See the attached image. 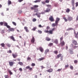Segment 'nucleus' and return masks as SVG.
Instances as JSON below:
<instances>
[{"label":"nucleus","instance_id":"obj_45","mask_svg":"<svg viewBox=\"0 0 78 78\" xmlns=\"http://www.w3.org/2000/svg\"><path fill=\"white\" fill-rule=\"evenodd\" d=\"M4 76L5 78H9V76H8V75H5Z\"/></svg>","mask_w":78,"mask_h":78},{"label":"nucleus","instance_id":"obj_24","mask_svg":"<svg viewBox=\"0 0 78 78\" xmlns=\"http://www.w3.org/2000/svg\"><path fill=\"white\" fill-rule=\"evenodd\" d=\"M54 43L56 44H58V40L57 39H55L54 41Z\"/></svg>","mask_w":78,"mask_h":78},{"label":"nucleus","instance_id":"obj_8","mask_svg":"<svg viewBox=\"0 0 78 78\" xmlns=\"http://www.w3.org/2000/svg\"><path fill=\"white\" fill-rule=\"evenodd\" d=\"M9 64L10 66H13L14 65V64H15V62H9Z\"/></svg>","mask_w":78,"mask_h":78},{"label":"nucleus","instance_id":"obj_10","mask_svg":"<svg viewBox=\"0 0 78 78\" xmlns=\"http://www.w3.org/2000/svg\"><path fill=\"white\" fill-rule=\"evenodd\" d=\"M59 20H60V18H59L58 17H57L56 18V19L55 21V22H56V23L58 24V22H59Z\"/></svg>","mask_w":78,"mask_h":78},{"label":"nucleus","instance_id":"obj_11","mask_svg":"<svg viewBox=\"0 0 78 78\" xmlns=\"http://www.w3.org/2000/svg\"><path fill=\"white\" fill-rule=\"evenodd\" d=\"M12 56L14 58H16V57H17L18 55H17V53H15V54H12Z\"/></svg>","mask_w":78,"mask_h":78},{"label":"nucleus","instance_id":"obj_7","mask_svg":"<svg viewBox=\"0 0 78 78\" xmlns=\"http://www.w3.org/2000/svg\"><path fill=\"white\" fill-rule=\"evenodd\" d=\"M58 24L56 23V22H55V23H53L51 25L52 27H55L56 26V27H58Z\"/></svg>","mask_w":78,"mask_h":78},{"label":"nucleus","instance_id":"obj_53","mask_svg":"<svg viewBox=\"0 0 78 78\" xmlns=\"http://www.w3.org/2000/svg\"><path fill=\"white\" fill-rule=\"evenodd\" d=\"M12 23L14 25H15V26H16V23L15 22H12Z\"/></svg>","mask_w":78,"mask_h":78},{"label":"nucleus","instance_id":"obj_27","mask_svg":"<svg viewBox=\"0 0 78 78\" xmlns=\"http://www.w3.org/2000/svg\"><path fill=\"white\" fill-rule=\"evenodd\" d=\"M41 0H36L34 2V3H38L39 2H40Z\"/></svg>","mask_w":78,"mask_h":78},{"label":"nucleus","instance_id":"obj_58","mask_svg":"<svg viewBox=\"0 0 78 78\" xmlns=\"http://www.w3.org/2000/svg\"><path fill=\"white\" fill-rule=\"evenodd\" d=\"M50 28V27L49 26L47 27L46 29H47V30H49Z\"/></svg>","mask_w":78,"mask_h":78},{"label":"nucleus","instance_id":"obj_43","mask_svg":"<svg viewBox=\"0 0 78 78\" xmlns=\"http://www.w3.org/2000/svg\"><path fill=\"white\" fill-rule=\"evenodd\" d=\"M31 65L32 66H36V64H35V63H32Z\"/></svg>","mask_w":78,"mask_h":78},{"label":"nucleus","instance_id":"obj_37","mask_svg":"<svg viewBox=\"0 0 78 78\" xmlns=\"http://www.w3.org/2000/svg\"><path fill=\"white\" fill-rule=\"evenodd\" d=\"M54 53H55V54L57 55V54H58V52L57 51H54Z\"/></svg>","mask_w":78,"mask_h":78},{"label":"nucleus","instance_id":"obj_44","mask_svg":"<svg viewBox=\"0 0 78 78\" xmlns=\"http://www.w3.org/2000/svg\"><path fill=\"white\" fill-rule=\"evenodd\" d=\"M38 27L39 28H43V27H44V26H42L40 24L38 26Z\"/></svg>","mask_w":78,"mask_h":78},{"label":"nucleus","instance_id":"obj_42","mask_svg":"<svg viewBox=\"0 0 78 78\" xmlns=\"http://www.w3.org/2000/svg\"><path fill=\"white\" fill-rule=\"evenodd\" d=\"M62 69L61 68L60 69H58L57 70V72H60L61 71V70H62Z\"/></svg>","mask_w":78,"mask_h":78},{"label":"nucleus","instance_id":"obj_18","mask_svg":"<svg viewBox=\"0 0 78 78\" xmlns=\"http://www.w3.org/2000/svg\"><path fill=\"white\" fill-rule=\"evenodd\" d=\"M72 5L73 6H74L75 5V0H72Z\"/></svg>","mask_w":78,"mask_h":78},{"label":"nucleus","instance_id":"obj_17","mask_svg":"<svg viewBox=\"0 0 78 78\" xmlns=\"http://www.w3.org/2000/svg\"><path fill=\"white\" fill-rule=\"evenodd\" d=\"M50 9L48 8L46 9V10H45L44 12H50Z\"/></svg>","mask_w":78,"mask_h":78},{"label":"nucleus","instance_id":"obj_47","mask_svg":"<svg viewBox=\"0 0 78 78\" xmlns=\"http://www.w3.org/2000/svg\"><path fill=\"white\" fill-rule=\"evenodd\" d=\"M33 22H36V20H37L36 19V18H34L33 19Z\"/></svg>","mask_w":78,"mask_h":78},{"label":"nucleus","instance_id":"obj_36","mask_svg":"<svg viewBox=\"0 0 78 78\" xmlns=\"http://www.w3.org/2000/svg\"><path fill=\"white\" fill-rule=\"evenodd\" d=\"M49 2L50 1L49 0H46L45 1V3H49Z\"/></svg>","mask_w":78,"mask_h":78},{"label":"nucleus","instance_id":"obj_25","mask_svg":"<svg viewBox=\"0 0 78 78\" xmlns=\"http://www.w3.org/2000/svg\"><path fill=\"white\" fill-rule=\"evenodd\" d=\"M63 19L64 20L65 22H67V21H68V19H67L65 17H63Z\"/></svg>","mask_w":78,"mask_h":78},{"label":"nucleus","instance_id":"obj_6","mask_svg":"<svg viewBox=\"0 0 78 78\" xmlns=\"http://www.w3.org/2000/svg\"><path fill=\"white\" fill-rule=\"evenodd\" d=\"M56 30V28L54 27L51 30H50V33L51 34H53V31H54L55 30Z\"/></svg>","mask_w":78,"mask_h":78},{"label":"nucleus","instance_id":"obj_30","mask_svg":"<svg viewBox=\"0 0 78 78\" xmlns=\"http://www.w3.org/2000/svg\"><path fill=\"white\" fill-rule=\"evenodd\" d=\"M9 73L10 75H12L13 74V73H12L11 72V70H8Z\"/></svg>","mask_w":78,"mask_h":78},{"label":"nucleus","instance_id":"obj_35","mask_svg":"<svg viewBox=\"0 0 78 78\" xmlns=\"http://www.w3.org/2000/svg\"><path fill=\"white\" fill-rule=\"evenodd\" d=\"M1 45L2 47H5V44L4 43H2L1 44Z\"/></svg>","mask_w":78,"mask_h":78},{"label":"nucleus","instance_id":"obj_60","mask_svg":"<svg viewBox=\"0 0 78 78\" xmlns=\"http://www.w3.org/2000/svg\"><path fill=\"white\" fill-rule=\"evenodd\" d=\"M41 67L42 69H45V67H44L43 66H41Z\"/></svg>","mask_w":78,"mask_h":78},{"label":"nucleus","instance_id":"obj_32","mask_svg":"<svg viewBox=\"0 0 78 78\" xmlns=\"http://www.w3.org/2000/svg\"><path fill=\"white\" fill-rule=\"evenodd\" d=\"M18 64H19L20 65V66H23V63L21 62H19Z\"/></svg>","mask_w":78,"mask_h":78},{"label":"nucleus","instance_id":"obj_22","mask_svg":"<svg viewBox=\"0 0 78 78\" xmlns=\"http://www.w3.org/2000/svg\"><path fill=\"white\" fill-rule=\"evenodd\" d=\"M46 40L47 41H51V39L48 37H46Z\"/></svg>","mask_w":78,"mask_h":78},{"label":"nucleus","instance_id":"obj_14","mask_svg":"<svg viewBox=\"0 0 78 78\" xmlns=\"http://www.w3.org/2000/svg\"><path fill=\"white\" fill-rule=\"evenodd\" d=\"M40 51L42 53H43V52H44V49L42 47H39V48Z\"/></svg>","mask_w":78,"mask_h":78},{"label":"nucleus","instance_id":"obj_56","mask_svg":"<svg viewBox=\"0 0 78 78\" xmlns=\"http://www.w3.org/2000/svg\"><path fill=\"white\" fill-rule=\"evenodd\" d=\"M8 53H12V51L11 50H9L8 51Z\"/></svg>","mask_w":78,"mask_h":78},{"label":"nucleus","instance_id":"obj_16","mask_svg":"<svg viewBox=\"0 0 78 78\" xmlns=\"http://www.w3.org/2000/svg\"><path fill=\"white\" fill-rule=\"evenodd\" d=\"M46 72H49V73H51V72H52L53 71V69H49L48 70H47L46 71Z\"/></svg>","mask_w":78,"mask_h":78},{"label":"nucleus","instance_id":"obj_2","mask_svg":"<svg viewBox=\"0 0 78 78\" xmlns=\"http://www.w3.org/2000/svg\"><path fill=\"white\" fill-rule=\"evenodd\" d=\"M49 20L51 22H54V20L53 18V17L52 16H51L49 18Z\"/></svg>","mask_w":78,"mask_h":78},{"label":"nucleus","instance_id":"obj_15","mask_svg":"<svg viewBox=\"0 0 78 78\" xmlns=\"http://www.w3.org/2000/svg\"><path fill=\"white\" fill-rule=\"evenodd\" d=\"M10 38L11 39H12L13 41H16V39H15V38L13 36H12L10 37Z\"/></svg>","mask_w":78,"mask_h":78},{"label":"nucleus","instance_id":"obj_19","mask_svg":"<svg viewBox=\"0 0 78 78\" xmlns=\"http://www.w3.org/2000/svg\"><path fill=\"white\" fill-rule=\"evenodd\" d=\"M44 59H45V58L44 57H41V58H39L38 60L39 61H42Z\"/></svg>","mask_w":78,"mask_h":78},{"label":"nucleus","instance_id":"obj_23","mask_svg":"<svg viewBox=\"0 0 78 78\" xmlns=\"http://www.w3.org/2000/svg\"><path fill=\"white\" fill-rule=\"evenodd\" d=\"M75 37H76V38H77V39H78V32H77V33L76 34V33H75Z\"/></svg>","mask_w":78,"mask_h":78},{"label":"nucleus","instance_id":"obj_41","mask_svg":"<svg viewBox=\"0 0 78 78\" xmlns=\"http://www.w3.org/2000/svg\"><path fill=\"white\" fill-rule=\"evenodd\" d=\"M31 60V58L30 57H27V61H30Z\"/></svg>","mask_w":78,"mask_h":78},{"label":"nucleus","instance_id":"obj_34","mask_svg":"<svg viewBox=\"0 0 78 78\" xmlns=\"http://www.w3.org/2000/svg\"><path fill=\"white\" fill-rule=\"evenodd\" d=\"M46 6L48 8H51V5H47Z\"/></svg>","mask_w":78,"mask_h":78},{"label":"nucleus","instance_id":"obj_57","mask_svg":"<svg viewBox=\"0 0 78 78\" xmlns=\"http://www.w3.org/2000/svg\"><path fill=\"white\" fill-rule=\"evenodd\" d=\"M24 29H25V30H27L28 29V27H24Z\"/></svg>","mask_w":78,"mask_h":78},{"label":"nucleus","instance_id":"obj_48","mask_svg":"<svg viewBox=\"0 0 78 78\" xmlns=\"http://www.w3.org/2000/svg\"><path fill=\"white\" fill-rule=\"evenodd\" d=\"M7 46V47H11V45H10V44H6Z\"/></svg>","mask_w":78,"mask_h":78},{"label":"nucleus","instance_id":"obj_55","mask_svg":"<svg viewBox=\"0 0 78 78\" xmlns=\"http://www.w3.org/2000/svg\"><path fill=\"white\" fill-rule=\"evenodd\" d=\"M76 7H77V6H78V2L76 3Z\"/></svg>","mask_w":78,"mask_h":78},{"label":"nucleus","instance_id":"obj_12","mask_svg":"<svg viewBox=\"0 0 78 78\" xmlns=\"http://www.w3.org/2000/svg\"><path fill=\"white\" fill-rule=\"evenodd\" d=\"M26 69H29V70H33V68H31L30 66H27Z\"/></svg>","mask_w":78,"mask_h":78},{"label":"nucleus","instance_id":"obj_39","mask_svg":"<svg viewBox=\"0 0 78 78\" xmlns=\"http://www.w3.org/2000/svg\"><path fill=\"white\" fill-rule=\"evenodd\" d=\"M37 32L38 33H40V34H41L42 33V32L40 30H38Z\"/></svg>","mask_w":78,"mask_h":78},{"label":"nucleus","instance_id":"obj_33","mask_svg":"<svg viewBox=\"0 0 78 78\" xmlns=\"http://www.w3.org/2000/svg\"><path fill=\"white\" fill-rule=\"evenodd\" d=\"M52 45H53V43H50L48 44V46L49 47H51V46H52Z\"/></svg>","mask_w":78,"mask_h":78},{"label":"nucleus","instance_id":"obj_61","mask_svg":"<svg viewBox=\"0 0 78 78\" xmlns=\"http://www.w3.org/2000/svg\"><path fill=\"white\" fill-rule=\"evenodd\" d=\"M36 27H34V28H33V31H35L36 30Z\"/></svg>","mask_w":78,"mask_h":78},{"label":"nucleus","instance_id":"obj_4","mask_svg":"<svg viewBox=\"0 0 78 78\" xmlns=\"http://www.w3.org/2000/svg\"><path fill=\"white\" fill-rule=\"evenodd\" d=\"M67 19L69 21H72V20H73V17L72 16H68Z\"/></svg>","mask_w":78,"mask_h":78},{"label":"nucleus","instance_id":"obj_50","mask_svg":"<svg viewBox=\"0 0 78 78\" xmlns=\"http://www.w3.org/2000/svg\"><path fill=\"white\" fill-rule=\"evenodd\" d=\"M76 48H78V46H75L73 47V48L74 49H76Z\"/></svg>","mask_w":78,"mask_h":78},{"label":"nucleus","instance_id":"obj_1","mask_svg":"<svg viewBox=\"0 0 78 78\" xmlns=\"http://www.w3.org/2000/svg\"><path fill=\"white\" fill-rule=\"evenodd\" d=\"M33 7H31L30 8V9H31V10H37V8L39 7V5H33Z\"/></svg>","mask_w":78,"mask_h":78},{"label":"nucleus","instance_id":"obj_5","mask_svg":"<svg viewBox=\"0 0 78 78\" xmlns=\"http://www.w3.org/2000/svg\"><path fill=\"white\" fill-rule=\"evenodd\" d=\"M4 25L5 27H6L8 28H11L10 26L8 25V23H4Z\"/></svg>","mask_w":78,"mask_h":78},{"label":"nucleus","instance_id":"obj_21","mask_svg":"<svg viewBox=\"0 0 78 78\" xmlns=\"http://www.w3.org/2000/svg\"><path fill=\"white\" fill-rule=\"evenodd\" d=\"M62 56V54H60L58 55H57V57L56 58V59H58V58H59V57H61Z\"/></svg>","mask_w":78,"mask_h":78},{"label":"nucleus","instance_id":"obj_59","mask_svg":"<svg viewBox=\"0 0 78 78\" xmlns=\"http://www.w3.org/2000/svg\"><path fill=\"white\" fill-rule=\"evenodd\" d=\"M42 3L43 5H45V2L44 1H43L41 2Z\"/></svg>","mask_w":78,"mask_h":78},{"label":"nucleus","instance_id":"obj_38","mask_svg":"<svg viewBox=\"0 0 78 78\" xmlns=\"http://www.w3.org/2000/svg\"><path fill=\"white\" fill-rule=\"evenodd\" d=\"M73 30V29L72 28H69L67 30V31H70V30Z\"/></svg>","mask_w":78,"mask_h":78},{"label":"nucleus","instance_id":"obj_51","mask_svg":"<svg viewBox=\"0 0 78 78\" xmlns=\"http://www.w3.org/2000/svg\"><path fill=\"white\" fill-rule=\"evenodd\" d=\"M74 63H78V60H75L74 61Z\"/></svg>","mask_w":78,"mask_h":78},{"label":"nucleus","instance_id":"obj_13","mask_svg":"<svg viewBox=\"0 0 78 78\" xmlns=\"http://www.w3.org/2000/svg\"><path fill=\"white\" fill-rule=\"evenodd\" d=\"M35 41V39H34V37H32V38L31 40V42L32 43H34Z\"/></svg>","mask_w":78,"mask_h":78},{"label":"nucleus","instance_id":"obj_40","mask_svg":"<svg viewBox=\"0 0 78 78\" xmlns=\"http://www.w3.org/2000/svg\"><path fill=\"white\" fill-rule=\"evenodd\" d=\"M3 24H4V23H3V22H0V25H1V26H3Z\"/></svg>","mask_w":78,"mask_h":78},{"label":"nucleus","instance_id":"obj_46","mask_svg":"<svg viewBox=\"0 0 78 78\" xmlns=\"http://www.w3.org/2000/svg\"><path fill=\"white\" fill-rule=\"evenodd\" d=\"M60 42L62 41V40H63V36L61 37L60 38Z\"/></svg>","mask_w":78,"mask_h":78},{"label":"nucleus","instance_id":"obj_29","mask_svg":"<svg viewBox=\"0 0 78 78\" xmlns=\"http://www.w3.org/2000/svg\"><path fill=\"white\" fill-rule=\"evenodd\" d=\"M8 5H11V4L12 3V2H11V1L10 0H8Z\"/></svg>","mask_w":78,"mask_h":78},{"label":"nucleus","instance_id":"obj_9","mask_svg":"<svg viewBox=\"0 0 78 78\" xmlns=\"http://www.w3.org/2000/svg\"><path fill=\"white\" fill-rule=\"evenodd\" d=\"M72 43L73 44L75 45H78V43H77V42L76 41L74 40H73L72 41Z\"/></svg>","mask_w":78,"mask_h":78},{"label":"nucleus","instance_id":"obj_31","mask_svg":"<svg viewBox=\"0 0 78 78\" xmlns=\"http://www.w3.org/2000/svg\"><path fill=\"white\" fill-rule=\"evenodd\" d=\"M70 9L68 8L66 10V12H67L68 13H69V12H70Z\"/></svg>","mask_w":78,"mask_h":78},{"label":"nucleus","instance_id":"obj_62","mask_svg":"<svg viewBox=\"0 0 78 78\" xmlns=\"http://www.w3.org/2000/svg\"><path fill=\"white\" fill-rule=\"evenodd\" d=\"M19 70L20 71H21V72H22V68H20L19 69Z\"/></svg>","mask_w":78,"mask_h":78},{"label":"nucleus","instance_id":"obj_20","mask_svg":"<svg viewBox=\"0 0 78 78\" xmlns=\"http://www.w3.org/2000/svg\"><path fill=\"white\" fill-rule=\"evenodd\" d=\"M44 33H49V34H51L50 33V30H44Z\"/></svg>","mask_w":78,"mask_h":78},{"label":"nucleus","instance_id":"obj_28","mask_svg":"<svg viewBox=\"0 0 78 78\" xmlns=\"http://www.w3.org/2000/svg\"><path fill=\"white\" fill-rule=\"evenodd\" d=\"M49 50L48 49H47L45 51V54H46L47 53H48V52H49Z\"/></svg>","mask_w":78,"mask_h":78},{"label":"nucleus","instance_id":"obj_3","mask_svg":"<svg viewBox=\"0 0 78 78\" xmlns=\"http://www.w3.org/2000/svg\"><path fill=\"white\" fill-rule=\"evenodd\" d=\"M60 44L62 47H63L65 45V42L64 41H60Z\"/></svg>","mask_w":78,"mask_h":78},{"label":"nucleus","instance_id":"obj_63","mask_svg":"<svg viewBox=\"0 0 78 78\" xmlns=\"http://www.w3.org/2000/svg\"><path fill=\"white\" fill-rule=\"evenodd\" d=\"M73 7L72 8V9H73V10H75V7H74V6H73Z\"/></svg>","mask_w":78,"mask_h":78},{"label":"nucleus","instance_id":"obj_49","mask_svg":"<svg viewBox=\"0 0 78 78\" xmlns=\"http://www.w3.org/2000/svg\"><path fill=\"white\" fill-rule=\"evenodd\" d=\"M70 54H73V51H72V50H70Z\"/></svg>","mask_w":78,"mask_h":78},{"label":"nucleus","instance_id":"obj_54","mask_svg":"<svg viewBox=\"0 0 78 78\" xmlns=\"http://www.w3.org/2000/svg\"><path fill=\"white\" fill-rule=\"evenodd\" d=\"M69 65L68 64H67V65H65V68H67V67H69Z\"/></svg>","mask_w":78,"mask_h":78},{"label":"nucleus","instance_id":"obj_52","mask_svg":"<svg viewBox=\"0 0 78 78\" xmlns=\"http://www.w3.org/2000/svg\"><path fill=\"white\" fill-rule=\"evenodd\" d=\"M70 69H73V66H70Z\"/></svg>","mask_w":78,"mask_h":78},{"label":"nucleus","instance_id":"obj_26","mask_svg":"<svg viewBox=\"0 0 78 78\" xmlns=\"http://www.w3.org/2000/svg\"><path fill=\"white\" fill-rule=\"evenodd\" d=\"M9 28V31H14V28Z\"/></svg>","mask_w":78,"mask_h":78},{"label":"nucleus","instance_id":"obj_64","mask_svg":"<svg viewBox=\"0 0 78 78\" xmlns=\"http://www.w3.org/2000/svg\"><path fill=\"white\" fill-rule=\"evenodd\" d=\"M25 31H26L27 33L29 32V30L28 29L27 30H26Z\"/></svg>","mask_w":78,"mask_h":78}]
</instances>
